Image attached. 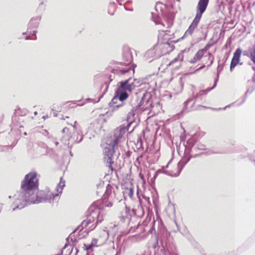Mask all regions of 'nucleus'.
I'll list each match as a JSON object with an SVG mask.
<instances>
[{
	"label": "nucleus",
	"mask_w": 255,
	"mask_h": 255,
	"mask_svg": "<svg viewBox=\"0 0 255 255\" xmlns=\"http://www.w3.org/2000/svg\"><path fill=\"white\" fill-rule=\"evenodd\" d=\"M36 172H30L26 174L21 181L19 192L14 196V201L13 211L22 209L31 204L42 202L51 203L54 201L57 194L45 193L43 191H38L39 179Z\"/></svg>",
	"instance_id": "1"
},
{
	"label": "nucleus",
	"mask_w": 255,
	"mask_h": 255,
	"mask_svg": "<svg viewBox=\"0 0 255 255\" xmlns=\"http://www.w3.org/2000/svg\"><path fill=\"white\" fill-rule=\"evenodd\" d=\"M216 87L214 85L211 87L208 88L205 90H201L196 94L192 93V97L189 98L183 103V108L181 111L180 114L183 115L188 112L195 111L200 110L201 108L204 109H211L210 107H207L200 105L195 106L196 103L200 102L203 103L205 101V97L208 92L214 89Z\"/></svg>",
	"instance_id": "2"
},
{
	"label": "nucleus",
	"mask_w": 255,
	"mask_h": 255,
	"mask_svg": "<svg viewBox=\"0 0 255 255\" xmlns=\"http://www.w3.org/2000/svg\"><path fill=\"white\" fill-rule=\"evenodd\" d=\"M209 2V0H199L196 6V13L195 16L182 38L191 35L193 33L194 29L197 27L203 14L207 9Z\"/></svg>",
	"instance_id": "3"
},
{
	"label": "nucleus",
	"mask_w": 255,
	"mask_h": 255,
	"mask_svg": "<svg viewBox=\"0 0 255 255\" xmlns=\"http://www.w3.org/2000/svg\"><path fill=\"white\" fill-rule=\"evenodd\" d=\"M77 122L75 121L74 125L72 126L74 130L72 134L69 133V129L66 127L64 128L61 131L62 133L63 134L61 139V141L65 144L68 145L71 143V145L70 146V148H71L73 144L81 142L83 139V135L80 134L78 131L76 130V128L75 124Z\"/></svg>",
	"instance_id": "4"
},
{
	"label": "nucleus",
	"mask_w": 255,
	"mask_h": 255,
	"mask_svg": "<svg viewBox=\"0 0 255 255\" xmlns=\"http://www.w3.org/2000/svg\"><path fill=\"white\" fill-rule=\"evenodd\" d=\"M123 59L126 62L125 63V67L114 69V73L120 75H126V74H133L136 65L133 64L130 66L129 65L133 60L132 56L130 52L128 51L125 52L123 54Z\"/></svg>",
	"instance_id": "5"
},
{
	"label": "nucleus",
	"mask_w": 255,
	"mask_h": 255,
	"mask_svg": "<svg viewBox=\"0 0 255 255\" xmlns=\"http://www.w3.org/2000/svg\"><path fill=\"white\" fill-rule=\"evenodd\" d=\"M122 136L119 134L118 136L111 142V144L107 145L104 149V160L106 162L110 164L109 167H111L112 164L114 163L113 155L116 153V150H118V144Z\"/></svg>",
	"instance_id": "6"
},
{
	"label": "nucleus",
	"mask_w": 255,
	"mask_h": 255,
	"mask_svg": "<svg viewBox=\"0 0 255 255\" xmlns=\"http://www.w3.org/2000/svg\"><path fill=\"white\" fill-rule=\"evenodd\" d=\"M132 75L126 74L125 75H127L129 77L126 80L119 82L118 87L116 89L120 94L122 93L124 95H127V99L128 98L129 94L135 88L134 83L132 82L131 75Z\"/></svg>",
	"instance_id": "7"
},
{
	"label": "nucleus",
	"mask_w": 255,
	"mask_h": 255,
	"mask_svg": "<svg viewBox=\"0 0 255 255\" xmlns=\"http://www.w3.org/2000/svg\"><path fill=\"white\" fill-rule=\"evenodd\" d=\"M184 155L182 157V158L178 162L177 164V167H178V171L175 173L174 174H171L170 173L169 171H163L162 169H158L157 170L154 174V175L152 178L151 179V180L152 182H154V180L156 179L157 176H158V174L159 173H161L162 172H164L166 174L169 175L170 176L172 177H177L180 174L182 170L185 166V165L190 161V160L191 158V156L190 154H187V153H185V151H184Z\"/></svg>",
	"instance_id": "8"
},
{
	"label": "nucleus",
	"mask_w": 255,
	"mask_h": 255,
	"mask_svg": "<svg viewBox=\"0 0 255 255\" xmlns=\"http://www.w3.org/2000/svg\"><path fill=\"white\" fill-rule=\"evenodd\" d=\"M153 107L151 94L147 92L143 93L140 102L134 107L137 112L148 111Z\"/></svg>",
	"instance_id": "9"
},
{
	"label": "nucleus",
	"mask_w": 255,
	"mask_h": 255,
	"mask_svg": "<svg viewBox=\"0 0 255 255\" xmlns=\"http://www.w3.org/2000/svg\"><path fill=\"white\" fill-rule=\"evenodd\" d=\"M127 95L120 94L115 90V95L110 103V107L112 111H115L125 105L124 101L127 100Z\"/></svg>",
	"instance_id": "10"
},
{
	"label": "nucleus",
	"mask_w": 255,
	"mask_h": 255,
	"mask_svg": "<svg viewBox=\"0 0 255 255\" xmlns=\"http://www.w3.org/2000/svg\"><path fill=\"white\" fill-rule=\"evenodd\" d=\"M155 249V254L157 255H177L176 254H171L168 251L165 250L162 239L157 237L156 242L153 246Z\"/></svg>",
	"instance_id": "11"
},
{
	"label": "nucleus",
	"mask_w": 255,
	"mask_h": 255,
	"mask_svg": "<svg viewBox=\"0 0 255 255\" xmlns=\"http://www.w3.org/2000/svg\"><path fill=\"white\" fill-rule=\"evenodd\" d=\"M89 211L90 212V214L87 216L86 219L83 221L81 226L82 229L86 228L87 226L93 223L96 220V218L98 217L97 212L93 210L92 208L89 209Z\"/></svg>",
	"instance_id": "12"
},
{
	"label": "nucleus",
	"mask_w": 255,
	"mask_h": 255,
	"mask_svg": "<svg viewBox=\"0 0 255 255\" xmlns=\"http://www.w3.org/2000/svg\"><path fill=\"white\" fill-rule=\"evenodd\" d=\"M198 140L197 135L196 134H194L190 138H189L187 141V146H185V153L187 154H191L192 150V147L195 144Z\"/></svg>",
	"instance_id": "13"
},
{
	"label": "nucleus",
	"mask_w": 255,
	"mask_h": 255,
	"mask_svg": "<svg viewBox=\"0 0 255 255\" xmlns=\"http://www.w3.org/2000/svg\"><path fill=\"white\" fill-rule=\"evenodd\" d=\"M40 20L41 16H40L32 17L28 23L27 32H28L29 30H31L33 28H37L39 25Z\"/></svg>",
	"instance_id": "14"
},
{
	"label": "nucleus",
	"mask_w": 255,
	"mask_h": 255,
	"mask_svg": "<svg viewBox=\"0 0 255 255\" xmlns=\"http://www.w3.org/2000/svg\"><path fill=\"white\" fill-rule=\"evenodd\" d=\"M207 50V48L205 47L202 49L198 50V52L194 55V57L189 61V62L191 63H196L197 61L200 60L202 57L203 54L206 52Z\"/></svg>",
	"instance_id": "15"
},
{
	"label": "nucleus",
	"mask_w": 255,
	"mask_h": 255,
	"mask_svg": "<svg viewBox=\"0 0 255 255\" xmlns=\"http://www.w3.org/2000/svg\"><path fill=\"white\" fill-rule=\"evenodd\" d=\"M95 211H97V216L98 217L96 218V222L95 224H92L91 225H90L89 226V229L91 231H92L93 230H94L96 227L97 226V225L102 222V221L103 220V217L102 216H100V211H99V209H95Z\"/></svg>",
	"instance_id": "16"
},
{
	"label": "nucleus",
	"mask_w": 255,
	"mask_h": 255,
	"mask_svg": "<svg viewBox=\"0 0 255 255\" xmlns=\"http://www.w3.org/2000/svg\"><path fill=\"white\" fill-rule=\"evenodd\" d=\"M65 181L64 180H62V177L60 178V182L58 183L57 186V191L58 193H57L58 194V196L56 197L54 199V200H57L59 199V195L60 194H61L62 193V190L64 188V187L65 186ZM46 193H51L50 192H47ZM52 194H55L52 193Z\"/></svg>",
	"instance_id": "17"
},
{
	"label": "nucleus",
	"mask_w": 255,
	"mask_h": 255,
	"mask_svg": "<svg viewBox=\"0 0 255 255\" xmlns=\"http://www.w3.org/2000/svg\"><path fill=\"white\" fill-rule=\"evenodd\" d=\"M242 53L244 56H247L250 57L253 63L255 64V44L253 46V51L251 52H250L249 51L245 50L243 52L242 51Z\"/></svg>",
	"instance_id": "18"
},
{
	"label": "nucleus",
	"mask_w": 255,
	"mask_h": 255,
	"mask_svg": "<svg viewBox=\"0 0 255 255\" xmlns=\"http://www.w3.org/2000/svg\"><path fill=\"white\" fill-rule=\"evenodd\" d=\"M226 60H227V59H225L224 62L223 64H219L217 67L216 78L214 80V84H213L214 85V87H216V86H217V84L219 80L220 73L223 70V68L224 67V64H225V63Z\"/></svg>",
	"instance_id": "19"
},
{
	"label": "nucleus",
	"mask_w": 255,
	"mask_h": 255,
	"mask_svg": "<svg viewBox=\"0 0 255 255\" xmlns=\"http://www.w3.org/2000/svg\"><path fill=\"white\" fill-rule=\"evenodd\" d=\"M255 90V85H252V86H249L244 96L242 97V102L241 104H239V105H241L242 104H243L244 102H245L248 95L251 94Z\"/></svg>",
	"instance_id": "20"
},
{
	"label": "nucleus",
	"mask_w": 255,
	"mask_h": 255,
	"mask_svg": "<svg viewBox=\"0 0 255 255\" xmlns=\"http://www.w3.org/2000/svg\"><path fill=\"white\" fill-rule=\"evenodd\" d=\"M156 47L154 46L152 48H151L147 50L145 53V56L147 57H155V58H157L158 57H160V55H156L155 54V50Z\"/></svg>",
	"instance_id": "21"
},
{
	"label": "nucleus",
	"mask_w": 255,
	"mask_h": 255,
	"mask_svg": "<svg viewBox=\"0 0 255 255\" xmlns=\"http://www.w3.org/2000/svg\"><path fill=\"white\" fill-rule=\"evenodd\" d=\"M183 59V54L182 52H180L175 58H174L171 61H170L169 65H172L177 62L182 61Z\"/></svg>",
	"instance_id": "22"
},
{
	"label": "nucleus",
	"mask_w": 255,
	"mask_h": 255,
	"mask_svg": "<svg viewBox=\"0 0 255 255\" xmlns=\"http://www.w3.org/2000/svg\"><path fill=\"white\" fill-rule=\"evenodd\" d=\"M242 53V50L241 48H238L233 54L232 59L240 60L241 55Z\"/></svg>",
	"instance_id": "23"
},
{
	"label": "nucleus",
	"mask_w": 255,
	"mask_h": 255,
	"mask_svg": "<svg viewBox=\"0 0 255 255\" xmlns=\"http://www.w3.org/2000/svg\"><path fill=\"white\" fill-rule=\"evenodd\" d=\"M240 64V65L243 64V62L240 63L239 60H237L236 59H232L231 64H230V70L231 72H232L233 69L235 68V67L238 64Z\"/></svg>",
	"instance_id": "24"
},
{
	"label": "nucleus",
	"mask_w": 255,
	"mask_h": 255,
	"mask_svg": "<svg viewBox=\"0 0 255 255\" xmlns=\"http://www.w3.org/2000/svg\"><path fill=\"white\" fill-rule=\"evenodd\" d=\"M37 33V30H33L32 31H31V30H28V32H23V34H25L26 33H28L29 34V35H34V38H30L29 36H26L25 37V39L26 40H29V39H31V40H36V34Z\"/></svg>",
	"instance_id": "25"
},
{
	"label": "nucleus",
	"mask_w": 255,
	"mask_h": 255,
	"mask_svg": "<svg viewBox=\"0 0 255 255\" xmlns=\"http://www.w3.org/2000/svg\"><path fill=\"white\" fill-rule=\"evenodd\" d=\"M151 19L155 22V24H160V20L159 18L156 16V14L153 12H151Z\"/></svg>",
	"instance_id": "26"
},
{
	"label": "nucleus",
	"mask_w": 255,
	"mask_h": 255,
	"mask_svg": "<svg viewBox=\"0 0 255 255\" xmlns=\"http://www.w3.org/2000/svg\"><path fill=\"white\" fill-rule=\"evenodd\" d=\"M206 145H205L202 143H198L197 144L196 147L195 148V150H196V149L199 150H206Z\"/></svg>",
	"instance_id": "27"
},
{
	"label": "nucleus",
	"mask_w": 255,
	"mask_h": 255,
	"mask_svg": "<svg viewBox=\"0 0 255 255\" xmlns=\"http://www.w3.org/2000/svg\"><path fill=\"white\" fill-rule=\"evenodd\" d=\"M128 131L127 128H125V126H121L119 128V134L120 135L123 136L124 133H126V132Z\"/></svg>",
	"instance_id": "28"
},
{
	"label": "nucleus",
	"mask_w": 255,
	"mask_h": 255,
	"mask_svg": "<svg viewBox=\"0 0 255 255\" xmlns=\"http://www.w3.org/2000/svg\"><path fill=\"white\" fill-rule=\"evenodd\" d=\"M186 238L193 245H195L196 244V242L194 241L193 237L190 234H187L186 236Z\"/></svg>",
	"instance_id": "29"
},
{
	"label": "nucleus",
	"mask_w": 255,
	"mask_h": 255,
	"mask_svg": "<svg viewBox=\"0 0 255 255\" xmlns=\"http://www.w3.org/2000/svg\"><path fill=\"white\" fill-rule=\"evenodd\" d=\"M79 227H78L77 228L75 229L70 235L66 239V242L68 243L69 241V239H71V241L72 242H73V239H72V235L75 234V233L78 230V228Z\"/></svg>",
	"instance_id": "30"
},
{
	"label": "nucleus",
	"mask_w": 255,
	"mask_h": 255,
	"mask_svg": "<svg viewBox=\"0 0 255 255\" xmlns=\"http://www.w3.org/2000/svg\"><path fill=\"white\" fill-rule=\"evenodd\" d=\"M45 7V5L44 4V2L42 1L39 3L38 7L37 8V10L42 11L44 10Z\"/></svg>",
	"instance_id": "31"
},
{
	"label": "nucleus",
	"mask_w": 255,
	"mask_h": 255,
	"mask_svg": "<svg viewBox=\"0 0 255 255\" xmlns=\"http://www.w3.org/2000/svg\"><path fill=\"white\" fill-rule=\"evenodd\" d=\"M126 189L128 190V196L130 198H131L133 195V187H129V188H127Z\"/></svg>",
	"instance_id": "32"
},
{
	"label": "nucleus",
	"mask_w": 255,
	"mask_h": 255,
	"mask_svg": "<svg viewBox=\"0 0 255 255\" xmlns=\"http://www.w3.org/2000/svg\"><path fill=\"white\" fill-rule=\"evenodd\" d=\"M132 82L134 83V85L136 87L141 84V81L140 79L132 78Z\"/></svg>",
	"instance_id": "33"
},
{
	"label": "nucleus",
	"mask_w": 255,
	"mask_h": 255,
	"mask_svg": "<svg viewBox=\"0 0 255 255\" xmlns=\"http://www.w3.org/2000/svg\"><path fill=\"white\" fill-rule=\"evenodd\" d=\"M234 104V103H232V104H230L226 106H225V107L223 108H218V109H216V108H211V110H213V111H219V110H226L227 108H229L232 105H233V104Z\"/></svg>",
	"instance_id": "34"
},
{
	"label": "nucleus",
	"mask_w": 255,
	"mask_h": 255,
	"mask_svg": "<svg viewBox=\"0 0 255 255\" xmlns=\"http://www.w3.org/2000/svg\"><path fill=\"white\" fill-rule=\"evenodd\" d=\"M84 246L86 247V250L87 251V253L86 255H90L89 251L91 250L92 251V248L94 247V246H91V244L88 245V246H86V244H84Z\"/></svg>",
	"instance_id": "35"
},
{
	"label": "nucleus",
	"mask_w": 255,
	"mask_h": 255,
	"mask_svg": "<svg viewBox=\"0 0 255 255\" xmlns=\"http://www.w3.org/2000/svg\"><path fill=\"white\" fill-rule=\"evenodd\" d=\"M209 59H211V61L210 63L207 65V67H209L214 62V56L211 53H209Z\"/></svg>",
	"instance_id": "36"
},
{
	"label": "nucleus",
	"mask_w": 255,
	"mask_h": 255,
	"mask_svg": "<svg viewBox=\"0 0 255 255\" xmlns=\"http://www.w3.org/2000/svg\"><path fill=\"white\" fill-rule=\"evenodd\" d=\"M105 84L106 85V89H105L104 92L103 93V94L99 97V98L98 101H97V102H98L100 101V99L103 97V95L107 92V90L108 89L109 83H108L107 82H105Z\"/></svg>",
	"instance_id": "37"
},
{
	"label": "nucleus",
	"mask_w": 255,
	"mask_h": 255,
	"mask_svg": "<svg viewBox=\"0 0 255 255\" xmlns=\"http://www.w3.org/2000/svg\"><path fill=\"white\" fill-rule=\"evenodd\" d=\"M97 242H98V240L94 238V239H93L92 240V242H91V246H94V247H97Z\"/></svg>",
	"instance_id": "38"
},
{
	"label": "nucleus",
	"mask_w": 255,
	"mask_h": 255,
	"mask_svg": "<svg viewBox=\"0 0 255 255\" xmlns=\"http://www.w3.org/2000/svg\"><path fill=\"white\" fill-rule=\"evenodd\" d=\"M139 226V224H138L136 226H135L134 227H131L129 229V232H131V233L134 232L135 231V230L138 229Z\"/></svg>",
	"instance_id": "39"
},
{
	"label": "nucleus",
	"mask_w": 255,
	"mask_h": 255,
	"mask_svg": "<svg viewBox=\"0 0 255 255\" xmlns=\"http://www.w3.org/2000/svg\"><path fill=\"white\" fill-rule=\"evenodd\" d=\"M204 153L203 154H206V155H211L212 154H217V153H219V152H216V151H207L206 152H204Z\"/></svg>",
	"instance_id": "40"
},
{
	"label": "nucleus",
	"mask_w": 255,
	"mask_h": 255,
	"mask_svg": "<svg viewBox=\"0 0 255 255\" xmlns=\"http://www.w3.org/2000/svg\"><path fill=\"white\" fill-rule=\"evenodd\" d=\"M142 197H143V198L147 202L148 205H150L151 202H150V198L149 197L146 196L145 195H143Z\"/></svg>",
	"instance_id": "41"
},
{
	"label": "nucleus",
	"mask_w": 255,
	"mask_h": 255,
	"mask_svg": "<svg viewBox=\"0 0 255 255\" xmlns=\"http://www.w3.org/2000/svg\"><path fill=\"white\" fill-rule=\"evenodd\" d=\"M204 153V152H201L200 153L196 154H194L193 155H191V158H196L200 155H203Z\"/></svg>",
	"instance_id": "42"
},
{
	"label": "nucleus",
	"mask_w": 255,
	"mask_h": 255,
	"mask_svg": "<svg viewBox=\"0 0 255 255\" xmlns=\"http://www.w3.org/2000/svg\"><path fill=\"white\" fill-rule=\"evenodd\" d=\"M52 111L53 112V116H54V117H57V116H58V113H57V112H60V111H58V110L56 111V110H54L53 109H52Z\"/></svg>",
	"instance_id": "43"
},
{
	"label": "nucleus",
	"mask_w": 255,
	"mask_h": 255,
	"mask_svg": "<svg viewBox=\"0 0 255 255\" xmlns=\"http://www.w3.org/2000/svg\"><path fill=\"white\" fill-rule=\"evenodd\" d=\"M205 67V65L204 64H203V65H202L201 66H200L199 68H198V69H197L195 71V72H196L197 71H199L200 70H201V69H203L204 67Z\"/></svg>",
	"instance_id": "44"
},
{
	"label": "nucleus",
	"mask_w": 255,
	"mask_h": 255,
	"mask_svg": "<svg viewBox=\"0 0 255 255\" xmlns=\"http://www.w3.org/2000/svg\"><path fill=\"white\" fill-rule=\"evenodd\" d=\"M125 209H126V213H129L130 212V207H128V206H126L125 207Z\"/></svg>",
	"instance_id": "45"
},
{
	"label": "nucleus",
	"mask_w": 255,
	"mask_h": 255,
	"mask_svg": "<svg viewBox=\"0 0 255 255\" xmlns=\"http://www.w3.org/2000/svg\"><path fill=\"white\" fill-rule=\"evenodd\" d=\"M177 42V41L172 40L170 42H169V41L168 40L166 43H165V44L166 45H169L170 43H176Z\"/></svg>",
	"instance_id": "46"
},
{
	"label": "nucleus",
	"mask_w": 255,
	"mask_h": 255,
	"mask_svg": "<svg viewBox=\"0 0 255 255\" xmlns=\"http://www.w3.org/2000/svg\"><path fill=\"white\" fill-rule=\"evenodd\" d=\"M161 4V3L160 2H158L156 3V6L155 7V9L156 11H157V8H158V5L159 4Z\"/></svg>",
	"instance_id": "47"
},
{
	"label": "nucleus",
	"mask_w": 255,
	"mask_h": 255,
	"mask_svg": "<svg viewBox=\"0 0 255 255\" xmlns=\"http://www.w3.org/2000/svg\"><path fill=\"white\" fill-rule=\"evenodd\" d=\"M131 123H128L126 126H125V128H127V130H128L129 127H130Z\"/></svg>",
	"instance_id": "48"
},
{
	"label": "nucleus",
	"mask_w": 255,
	"mask_h": 255,
	"mask_svg": "<svg viewBox=\"0 0 255 255\" xmlns=\"http://www.w3.org/2000/svg\"><path fill=\"white\" fill-rule=\"evenodd\" d=\"M252 81L255 84V73L254 74L252 77Z\"/></svg>",
	"instance_id": "49"
},
{
	"label": "nucleus",
	"mask_w": 255,
	"mask_h": 255,
	"mask_svg": "<svg viewBox=\"0 0 255 255\" xmlns=\"http://www.w3.org/2000/svg\"><path fill=\"white\" fill-rule=\"evenodd\" d=\"M131 212L133 215H136V210L134 209H132L131 210Z\"/></svg>",
	"instance_id": "50"
},
{
	"label": "nucleus",
	"mask_w": 255,
	"mask_h": 255,
	"mask_svg": "<svg viewBox=\"0 0 255 255\" xmlns=\"http://www.w3.org/2000/svg\"><path fill=\"white\" fill-rule=\"evenodd\" d=\"M125 6V8L126 10L127 11H132L133 10V9L132 8H127L126 5L124 6Z\"/></svg>",
	"instance_id": "51"
},
{
	"label": "nucleus",
	"mask_w": 255,
	"mask_h": 255,
	"mask_svg": "<svg viewBox=\"0 0 255 255\" xmlns=\"http://www.w3.org/2000/svg\"><path fill=\"white\" fill-rule=\"evenodd\" d=\"M72 239H73V242H77L76 239L75 238V235L74 234L72 235Z\"/></svg>",
	"instance_id": "52"
},
{
	"label": "nucleus",
	"mask_w": 255,
	"mask_h": 255,
	"mask_svg": "<svg viewBox=\"0 0 255 255\" xmlns=\"http://www.w3.org/2000/svg\"><path fill=\"white\" fill-rule=\"evenodd\" d=\"M119 3V4L121 5H122L121 2L124 1L125 0H116Z\"/></svg>",
	"instance_id": "53"
},
{
	"label": "nucleus",
	"mask_w": 255,
	"mask_h": 255,
	"mask_svg": "<svg viewBox=\"0 0 255 255\" xmlns=\"http://www.w3.org/2000/svg\"><path fill=\"white\" fill-rule=\"evenodd\" d=\"M68 245H69V244H68V243H66L65 244V245H64V247L62 248V250H64V249H66V248L68 246Z\"/></svg>",
	"instance_id": "54"
},
{
	"label": "nucleus",
	"mask_w": 255,
	"mask_h": 255,
	"mask_svg": "<svg viewBox=\"0 0 255 255\" xmlns=\"http://www.w3.org/2000/svg\"><path fill=\"white\" fill-rule=\"evenodd\" d=\"M131 3V0H128V1L126 2L125 5L130 4Z\"/></svg>",
	"instance_id": "55"
},
{
	"label": "nucleus",
	"mask_w": 255,
	"mask_h": 255,
	"mask_svg": "<svg viewBox=\"0 0 255 255\" xmlns=\"http://www.w3.org/2000/svg\"><path fill=\"white\" fill-rule=\"evenodd\" d=\"M154 230H154V228L152 227L149 231V232L152 233V231Z\"/></svg>",
	"instance_id": "56"
},
{
	"label": "nucleus",
	"mask_w": 255,
	"mask_h": 255,
	"mask_svg": "<svg viewBox=\"0 0 255 255\" xmlns=\"http://www.w3.org/2000/svg\"><path fill=\"white\" fill-rule=\"evenodd\" d=\"M63 250H62V249L61 250L60 253L58 254V255H62L63 254Z\"/></svg>",
	"instance_id": "57"
},
{
	"label": "nucleus",
	"mask_w": 255,
	"mask_h": 255,
	"mask_svg": "<svg viewBox=\"0 0 255 255\" xmlns=\"http://www.w3.org/2000/svg\"><path fill=\"white\" fill-rule=\"evenodd\" d=\"M112 206V204L110 203L108 204L107 206L108 207H111Z\"/></svg>",
	"instance_id": "58"
},
{
	"label": "nucleus",
	"mask_w": 255,
	"mask_h": 255,
	"mask_svg": "<svg viewBox=\"0 0 255 255\" xmlns=\"http://www.w3.org/2000/svg\"><path fill=\"white\" fill-rule=\"evenodd\" d=\"M54 143L56 145H57L59 144V142L58 141H55Z\"/></svg>",
	"instance_id": "59"
},
{
	"label": "nucleus",
	"mask_w": 255,
	"mask_h": 255,
	"mask_svg": "<svg viewBox=\"0 0 255 255\" xmlns=\"http://www.w3.org/2000/svg\"><path fill=\"white\" fill-rule=\"evenodd\" d=\"M70 155H71V156H73V154L72 152L71 151H70Z\"/></svg>",
	"instance_id": "60"
},
{
	"label": "nucleus",
	"mask_w": 255,
	"mask_h": 255,
	"mask_svg": "<svg viewBox=\"0 0 255 255\" xmlns=\"http://www.w3.org/2000/svg\"><path fill=\"white\" fill-rule=\"evenodd\" d=\"M251 161L254 163V165L255 166V160L254 159V160H252Z\"/></svg>",
	"instance_id": "61"
},
{
	"label": "nucleus",
	"mask_w": 255,
	"mask_h": 255,
	"mask_svg": "<svg viewBox=\"0 0 255 255\" xmlns=\"http://www.w3.org/2000/svg\"><path fill=\"white\" fill-rule=\"evenodd\" d=\"M227 46H228V41L227 42L226 44L225 45V47L226 48H227Z\"/></svg>",
	"instance_id": "62"
},
{
	"label": "nucleus",
	"mask_w": 255,
	"mask_h": 255,
	"mask_svg": "<svg viewBox=\"0 0 255 255\" xmlns=\"http://www.w3.org/2000/svg\"><path fill=\"white\" fill-rule=\"evenodd\" d=\"M115 255H120V253L119 252H117Z\"/></svg>",
	"instance_id": "63"
},
{
	"label": "nucleus",
	"mask_w": 255,
	"mask_h": 255,
	"mask_svg": "<svg viewBox=\"0 0 255 255\" xmlns=\"http://www.w3.org/2000/svg\"><path fill=\"white\" fill-rule=\"evenodd\" d=\"M248 64L250 65H252V63L251 62H249L248 63Z\"/></svg>",
	"instance_id": "64"
}]
</instances>
